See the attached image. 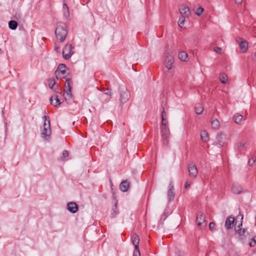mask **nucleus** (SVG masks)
Returning <instances> with one entry per match:
<instances>
[{"label": "nucleus", "mask_w": 256, "mask_h": 256, "mask_svg": "<svg viewBox=\"0 0 256 256\" xmlns=\"http://www.w3.org/2000/svg\"><path fill=\"white\" fill-rule=\"evenodd\" d=\"M55 34L57 39L63 42L68 34L66 25L63 22H59L55 30Z\"/></svg>", "instance_id": "nucleus-1"}, {"label": "nucleus", "mask_w": 256, "mask_h": 256, "mask_svg": "<svg viewBox=\"0 0 256 256\" xmlns=\"http://www.w3.org/2000/svg\"><path fill=\"white\" fill-rule=\"evenodd\" d=\"M54 74L57 79L67 78L70 74L69 69L63 64H58Z\"/></svg>", "instance_id": "nucleus-2"}, {"label": "nucleus", "mask_w": 256, "mask_h": 256, "mask_svg": "<svg viewBox=\"0 0 256 256\" xmlns=\"http://www.w3.org/2000/svg\"><path fill=\"white\" fill-rule=\"evenodd\" d=\"M160 128V132L163 144L166 146H168L169 144V138L170 136L168 124H162Z\"/></svg>", "instance_id": "nucleus-3"}, {"label": "nucleus", "mask_w": 256, "mask_h": 256, "mask_svg": "<svg viewBox=\"0 0 256 256\" xmlns=\"http://www.w3.org/2000/svg\"><path fill=\"white\" fill-rule=\"evenodd\" d=\"M51 134V129L50 126V120H48V123L44 122L43 130L41 133V136L44 140H47L50 138Z\"/></svg>", "instance_id": "nucleus-4"}, {"label": "nucleus", "mask_w": 256, "mask_h": 256, "mask_svg": "<svg viewBox=\"0 0 256 256\" xmlns=\"http://www.w3.org/2000/svg\"><path fill=\"white\" fill-rule=\"evenodd\" d=\"M188 169L190 177L195 178L198 174V170L196 164L193 162H190L188 165Z\"/></svg>", "instance_id": "nucleus-5"}, {"label": "nucleus", "mask_w": 256, "mask_h": 256, "mask_svg": "<svg viewBox=\"0 0 256 256\" xmlns=\"http://www.w3.org/2000/svg\"><path fill=\"white\" fill-rule=\"evenodd\" d=\"M73 48L74 47L71 44H67L65 46L62 51V56L65 60L69 59L73 54Z\"/></svg>", "instance_id": "nucleus-6"}, {"label": "nucleus", "mask_w": 256, "mask_h": 256, "mask_svg": "<svg viewBox=\"0 0 256 256\" xmlns=\"http://www.w3.org/2000/svg\"><path fill=\"white\" fill-rule=\"evenodd\" d=\"M196 222L198 226L201 228H205L206 226V216L202 212H200L198 214Z\"/></svg>", "instance_id": "nucleus-7"}, {"label": "nucleus", "mask_w": 256, "mask_h": 256, "mask_svg": "<svg viewBox=\"0 0 256 256\" xmlns=\"http://www.w3.org/2000/svg\"><path fill=\"white\" fill-rule=\"evenodd\" d=\"M130 93L126 88L120 90V100L121 103L126 102L130 98Z\"/></svg>", "instance_id": "nucleus-8"}, {"label": "nucleus", "mask_w": 256, "mask_h": 256, "mask_svg": "<svg viewBox=\"0 0 256 256\" xmlns=\"http://www.w3.org/2000/svg\"><path fill=\"white\" fill-rule=\"evenodd\" d=\"M174 62V57L172 54H168L164 60V64L168 70L172 68V64Z\"/></svg>", "instance_id": "nucleus-9"}, {"label": "nucleus", "mask_w": 256, "mask_h": 256, "mask_svg": "<svg viewBox=\"0 0 256 256\" xmlns=\"http://www.w3.org/2000/svg\"><path fill=\"white\" fill-rule=\"evenodd\" d=\"M66 84L64 91L66 93L67 95L70 96H72V86L71 84L72 83V79L70 77L66 78Z\"/></svg>", "instance_id": "nucleus-10"}, {"label": "nucleus", "mask_w": 256, "mask_h": 256, "mask_svg": "<svg viewBox=\"0 0 256 256\" xmlns=\"http://www.w3.org/2000/svg\"><path fill=\"white\" fill-rule=\"evenodd\" d=\"M238 43H239L240 50L242 52H245L248 48V43L246 40H243L240 38L236 39Z\"/></svg>", "instance_id": "nucleus-11"}, {"label": "nucleus", "mask_w": 256, "mask_h": 256, "mask_svg": "<svg viewBox=\"0 0 256 256\" xmlns=\"http://www.w3.org/2000/svg\"><path fill=\"white\" fill-rule=\"evenodd\" d=\"M168 197L169 202L173 200L175 197L174 188L172 182H171L168 186Z\"/></svg>", "instance_id": "nucleus-12"}, {"label": "nucleus", "mask_w": 256, "mask_h": 256, "mask_svg": "<svg viewBox=\"0 0 256 256\" xmlns=\"http://www.w3.org/2000/svg\"><path fill=\"white\" fill-rule=\"evenodd\" d=\"M67 210L72 214L76 213L78 210V205L74 202H70L67 204Z\"/></svg>", "instance_id": "nucleus-13"}, {"label": "nucleus", "mask_w": 256, "mask_h": 256, "mask_svg": "<svg viewBox=\"0 0 256 256\" xmlns=\"http://www.w3.org/2000/svg\"><path fill=\"white\" fill-rule=\"evenodd\" d=\"M224 134L222 132L218 134L216 136V141L214 142V144L217 146L218 147L223 146L224 144Z\"/></svg>", "instance_id": "nucleus-14"}, {"label": "nucleus", "mask_w": 256, "mask_h": 256, "mask_svg": "<svg viewBox=\"0 0 256 256\" xmlns=\"http://www.w3.org/2000/svg\"><path fill=\"white\" fill-rule=\"evenodd\" d=\"M179 12L181 16H188L190 14V8L184 4L180 5L179 8Z\"/></svg>", "instance_id": "nucleus-15"}, {"label": "nucleus", "mask_w": 256, "mask_h": 256, "mask_svg": "<svg viewBox=\"0 0 256 256\" xmlns=\"http://www.w3.org/2000/svg\"><path fill=\"white\" fill-rule=\"evenodd\" d=\"M130 186V182L128 180H123L120 184V190L122 192H126Z\"/></svg>", "instance_id": "nucleus-16"}, {"label": "nucleus", "mask_w": 256, "mask_h": 256, "mask_svg": "<svg viewBox=\"0 0 256 256\" xmlns=\"http://www.w3.org/2000/svg\"><path fill=\"white\" fill-rule=\"evenodd\" d=\"M242 190V188L238 183H234L232 187V192L236 194H240Z\"/></svg>", "instance_id": "nucleus-17"}, {"label": "nucleus", "mask_w": 256, "mask_h": 256, "mask_svg": "<svg viewBox=\"0 0 256 256\" xmlns=\"http://www.w3.org/2000/svg\"><path fill=\"white\" fill-rule=\"evenodd\" d=\"M234 218L233 216H229L226 218L225 222V226L228 230L232 228Z\"/></svg>", "instance_id": "nucleus-18"}, {"label": "nucleus", "mask_w": 256, "mask_h": 256, "mask_svg": "<svg viewBox=\"0 0 256 256\" xmlns=\"http://www.w3.org/2000/svg\"><path fill=\"white\" fill-rule=\"evenodd\" d=\"M48 84L50 89L56 92H58V86L56 85L55 80L53 78H50L48 80Z\"/></svg>", "instance_id": "nucleus-19"}, {"label": "nucleus", "mask_w": 256, "mask_h": 256, "mask_svg": "<svg viewBox=\"0 0 256 256\" xmlns=\"http://www.w3.org/2000/svg\"><path fill=\"white\" fill-rule=\"evenodd\" d=\"M132 240L134 246V248H139L140 238L136 234H133L132 236Z\"/></svg>", "instance_id": "nucleus-20"}, {"label": "nucleus", "mask_w": 256, "mask_h": 256, "mask_svg": "<svg viewBox=\"0 0 256 256\" xmlns=\"http://www.w3.org/2000/svg\"><path fill=\"white\" fill-rule=\"evenodd\" d=\"M118 214L119 211L118 208V200H116L112 209L111 218H114L116 217Z\"/></svg>", "instance_id": "nucleus-21"}, {"label": "nucleus", "mask_w": 256, "mask_h": 256, "mask_svg": "<svg viewBox=\"0 0 256 256\" xmlns=\"http://www.w3.org/2000/svg\"><path fill=\"white\" fill-rule=\"evenodd\" d=\"M242 226V221L240 224L236 228H235V231L240 236H244L247 230L246 228H242L240 226Z\"/></svg>", "instance_id": "nucleus-22"}, {"label": "nucleus", "mask_w": 256, "mask_h": 256, "mask_svg": "<svg viewBox=\"0 0 256 256\" xmlns=\"http://www.w3.org/2000/svg\"><path fill=\"white\" fill-rule=\"evenodd\" d=\"M50 103L54 106H57L60 104V100L58 96H52L50 98Z\"/></svg>", "instance_id": "nucleus-23"}, {"label": "nucleus", "mask_w": 256, "mask_h": 256, "mask_svg": "<svg viewBox=\"0 0 256 256\" xmlns=\"http://www.w3.org/2000/svg\"><path fill=\"white\" fill-rule=\"evenodd\" d=\"M162 112L161 114L162 117V124H168V122L166 118V113L165 112L164 108H162Z\"/></svg>", "instance_id": "nucleus-24"}, {"label": "nucleus", "mask_w": 256, "mask_h": 256, "mask_svg": "<svg viewBox=\"0 0 256 256\" xmlns=\"http://www.w3.org/2000/svg\"><path fill=\"white\" fill-rule=\"evenodd\" d=\"M200 138L204 142H206L209 140L208 134L206 130H204L200 132Z\"/></svg>", "instance_id": "nucleus-25"}, {"label": "nucleus", "mask_w": 256, "mask_h": 256, "mask_svg": "<svg viewBox=\"0 0 256 256\" xmlns=\"http://www.w3.org/2000/svg\"><path fill=\"white\" fill-rule=\"evenodd\" d=\"M210 122H211V124H212V126L213 128H214L216 130L219 128L220 123L219 120L218 119H216V118L213 119L211 120Z\"/></svg>", "instance_id": "nucleus-26"}, {"label": "nucleus", "mask_w": 256, "mask_h": 256, "mask_svg": "<svg viewBox=\"0 0 256 256\" xmlns=\"http://www.w3.org/2000/svg\"><path fill=\"white\" fill-rule=\"evenodd\" d=\"M18 22L16 20H12L8 22L9 28L12 30H16L18 27Z\"/></svg>", "instance_id": "nucleus-27"}, {"label": "nucleus", "mask_w": 256, "mask_h": 256, "mask_svg": "<svg viewBox=\"0 0 256 256\" xmlns=\"http://www.w3.org/2000/svg\"><path fill=\"white\" fill-rule=\"evenodd\" d=\"M242 118V116L238 114H234L233 118V120L236 124H240Z\"/></svg>", "instance_id": "nucleus-28"}, {"label": "nucleus", "mask_w": 256, "mask_h": 256, "mask_svg": "<svg viewBox=\"0 0 256 256\" xmlns=\"http://www.w3.org/2000/svg\"><path fill=\"white\" fill-rule=\"evenodd\" d=\"M188 56V54L184 52H181L178 54L179 58L182 61H186Z\"/></svg>", "instance_id": "nucleus-29"}, {"label": "nucleus", "mask_w": 256, "mask_h": 256, "mask_svg": "<svg viewBox=\"0 0 256 256\" xmlns=\"http://www.w3.org/2000/svg\"><path fill=\"white\" fill-rule=\"evenodd\" d=\"M62 8H63L64 16H69L70 12H69L68 7L66 3L63 4Z\"/></svg>", "instance_id": "nucleus-30"}, {"label": "nucleus", "mask_w": 256, "mask_h": 256, "mask_svg": "<svg viewBox=\"0 0 256 256\" xmlns=\"http://www.w3.org/2000/svg\"><path fill=\"white\" fill-rule=\"evenodd\" d=\"M168 216V212L167 210H165L162 215L161 216V218L160 219V222L163 224L166 218Z\"/></svg>", "instance_id": "nucleus-31"}, {"label": "nucleus", "mask_w": 256, "mask_h": 256, "mask_svg": "<svg viewBox=\"0 0 256 256\" xmlns=\"http://www.w3.org/2000/svg\"><path fill=\"white\" fill-rule=\"evenodd\" d=\"M220 80L222 84H226L228 80V76L225 74H222L220 77Z\"/></svg>", "instance_id": "nucleus-32"}, {"label": "nucleus", "mask_w": 256, "mask_h": 256, "mask_svg": "<svg viewBox=\"0 0 256 256\" xmlns=\"http://www.w3.org/2000/svg\"><path fill=\"white\" fill-rule=\"evenodd\" d=\"M196 112L197 114H201L204 110V108L200 104H198L195 107Z\"/></svg>", "instance_id": "nucleus-33"}, {"label": "nucleus", "mask_w": 256, "mask_h": 256, "mask_svg": "<svg viewBox=\"0 0 256 256\" xmlns=\"http://www.w3.org/2000/svg\"><path fill=\"white\" fill-rule=\"evenodd\" d=\"M13 18L16 20H22V14L20 12H16Z\"/></svg>", "instance_id": "nucleus-34"}, {"label": "nucleus", "mask_w": 256, "mask_h": 256, "mask_svg": "<svg viewBox=\"0 0 256 256\" xmlns=\"http://www.w3.org/2000/svg\"><path fill=\"white\" fill-rule=\"evenodd\" d=\"M186 17V16H182L181 17L179 18L178 24L180 26L182 27L184 24Z\"/></svg>", "instance_id": "nucleus-35"}, {"label": "nucleus", "mask_w": 256, "mask_h": 256, "mask_svg": "<svg viewBox=\"0 0 256 256\" xmlns=\"http://www.w3.org/2000/svg\"><path fill=\"white\" fill-rule=\"evenodd\" d=\"M203 12H204V8L200 6L197 8L196 11V14L197 16H200L202 14Z\"/></svg>", "instance_id": "nucleus-36"}, {"label": "nucleus", "mask_w": 256, "mask_h": 256, "mask_svg": "<svg viewBox=\"0 0 256 256\" xmlns=\"http://www.w3.org/2000/svg\"><path fill=\"white\" fill-rule=\"evenodd\" d=\"M256 157L255 156H252V158H250L249 160H248V164L250 166H252L256 162Z\"/></svg>", "instance_id": "nucleus-37"}, {"label": "nucleus", "mask_w": 256, "mask_h": 256, "mask_svg": "<svg viewBox=\"0 0 256 256\" xmlns=\"http://www.w3.org/2000/svg\"><path fill=\"white\" fill-rule=\"evenodd\" d=\"M133 256H140L139 248H134Z\"/></svg>", "instance_id": "nucleus-38"}, {"label": "nucleus", "mask_w": 256, "mask_h": 256, "mask_svg": "<svg viewBox=\"0 0 256 256\" xmlns=\"http://www.w3.org/2000/svg\"><path fill=\"white\" fill-rule=\"evenodd\" d=\"M216 226V224L214 222H210L209 224V228L210 230H213L214 227Z\"/></svg>", "instance_id": "nucleus-39"}, {"label": "nucleus", "mask_w": 256, "mask_h": 256, "mask_svg": "<svg viewBox=\"0 0 256 256\" xmlns=\"http://www.w3.org/2000/svg\"><path fill=\"white\" fill-rule=\"evenodd\" d=\"M68 156V150H63V152H62L63 158H62V160H64V158H65Z\"/></svg>", "instance_id": "nucleus-40"}, {"label": "nucleus", "mask_w": 256, "mask_h": 256, "mask_svg": "<svg viewBox=\"0 0 256 256\" xmlns=\"http://www.w3.org/2000/svg\"><path fill=\"white\" fill-rule=\"evenodd\" d=\"M214 50L217 53L220 54L222 52V48L220 47L216 46L214 47Z\"/></svg>", "instance_id": "nucleus-41"}, {"label": "nucleus", "mask_w": 256, "mask_h": 256, "mask_svg": "<svg viewBox=\"0 0 256 256\" xmlns=\"http://www.w3.org/2000/svg\"><path fill=\"white\" fill-rule=\"evenodd\" d=\"M104 94L108 96H112V93L110 89H107L104 91Z\"/></svg>", "instance_id": "nucleus-42"}, {"label": "nucleus", "mask_w": 256, "mask_h": 256, "mask_svg": "<svg viewBox=\"0 0 256 256\" xmlns=\"http://www.w3.org/2000/svg\"><path fill=\"white\" fill-rule=\"evenodd\" d=\"M191 184V182H189L188 180H187L184 184V188H188Z\"/></svg>", "instance_id": "nucleus-43"}, {"label": "nucleus", "mask_w": 256, "mask_h": 256, "mask_svg": "<svg viewBox=\"0 0 256 256\" xmlns=\"http://www.w3.org/2000/svg\"><path fill=\"white\" fill-rule=\"evenodd\" d=\"M238 148H242L244 146V143L243 142H238L236 144Z\"/></svg>", "instance_id": "nucleus-44"}, {"label": "nucleus", "mask_w": 256, "mask_h": 256, "mask_svg": "<svg viewBox=\"0 0 256 256\" xmlns=\"http://www.w3.org/2000/svg\"><path fill=\"white\" fill-rule=\"evenodd\" d=\"M42 119L43 120H44V122H46V120L48 121V120H49V118L48 116L44 115L43 117H42Z\"/></svg>", "instance_id": "nucleus-45"}, {"label": "nucleus", "mask_w": 256, "mask_h": 256, "mask_svg": "<svg viewBox=\"0 0 256 256\" xmlns=\"http://www.w3.org/2000/svg\"><path fill=\"white\" fill-rule=\"evenodd\" d=\"M234 2L238 4H241L242 2V0H234Z\"/></svg>", "instance_id": "nucleus-46"}, {"label": "nucleus", "mask_w": 256, "mask_h": 256, "mask_svg": "<svg viewBox=\"0 0 256 256\" xmlns=\"http://www.w3.org/2000/svg\"><path fill=\"white\" fill-rule=\"evenodd\" d=\"M252 242L255 244H256V236H254L252 238Z\"/></svg>", "instance_id": "nucleus-47"}, {"label": "nucleus", "mask_w": 256, "mask_h": 256, "mask_svg": "<svg viewBox=\"0 0 256 256\" xmlns=\"http://www.w3.org/2000/svg\"><path fill=\"white\" fill-rule=\"evenodd\" d=\"M255 244L252 242H250L249 244V246L250 247H254L255 246Z\"/></svg>", "instance_id": "nucleus-48"}, {"label": "nucleus", "mask_w": 256, "mask_h": 256, "mask_svg": "<svg viewBox=\"0 0 256 256\" xmlns=\"http://www.w3.org/2000/svg\"><path fill=\"white\" fill-rule=\"evenodd\" d=\"M55 50L57 52H59V48L58 46H55Z\"/></svg>", "instance_id": "nucleus-49"}, {"label": "nucleus", "mask_w": 256, "mask_h": 256, "mask_svg": "<svg viewBox=\"0 0 256 256\" xmlns=\"http://www.w3.org/2000/svg\"><path fill=\"white\" fill-rule=\"evenodd\" d=\"M90 1V0H88L87 2H86V3Z\"/></svg>", "instance_id": "nucleus-50"}]
</instances>
